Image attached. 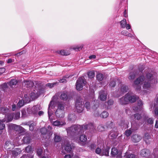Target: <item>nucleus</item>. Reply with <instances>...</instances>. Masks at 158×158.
<instances>
[{"mask_svg":"<svg viewBox=\"0 0 158 158\" xmlns=\"http://www.w3.org/2000/svg\"><path fill=\"white\" fill-rule=\"evenodd\" d=\"M89 129L90 133L94 132L95 129L93 124L91 123H89L88 124H85L82 126L80 125H74L66 129L68 136L73 135H77L82 132V130H83Z\"/></svg>","mask_w":158,"mask_h":158,"instance_id":"f257e3e1","label":"nucleus"},{"mask_svg":"<svg viewBox=\"0 0 158 158\" xmlns=\"http://www.w3.org/2000/svg\"><path fill=\"white\" fill-rule=\"evenodd\" d=\"M154 81L152 74L148 73L147 74L146 79L143 76H141L136 79L134 81V87L136 89L139 90L141 88V86L139 85L143 84V88L147 89L150 87L151 84L154 83Z\"/></svg>","mask_w":158,"mask_h":158,"instance_id":"f03ea898","label":"nucleus"},{"mask_svg":"<svg viewBox=\"0 0 158 158\" xmlns=\"http://www.w3.org/2000/svg\"><path fill=\"white\" fill-rule=\"evenodd\" d=\"M54 107V102L53 99H52L49 105V107L48 109L49 118L51 121V123L54 126L61 127L66 124V123L64 120H56L54 121H52V118L51 116L52 114V112H53V111L52 110L53 109Z\"/></svg>","mask_w":158,"mask_h":158,"instance_id":"7ed1b4c3","label":"nucleus"},{"mask_svg":"<svg viewBox=\"0 0 158 158\" xmlns=\"http://www.w3.org/2000/svg\"><path fill=\"white\" fill-rule=\"evenodd\" d=\"M136 96L132 95L131 93H128L124 97L119 99V102L121 104H127L129 102H135L137 99Z\"/></svg>","mask_w":158,"mask_h":158,"instance_id":"20e7f679","label":"nucleus"},{"mask_svg":"<svg viewBox=\"0 0 158 158\" xmlns=\"http://www.w3.org/2000/svg\"><path fill=\"white\" fill-rule=\"evenodd\" d=\"M83 102L82 99L80 97L77 98L76 99L75 104V108L78 113H81L83 110L84 106H83Z\"/></svg>","mask_w":158,"mask_h":158,"instance_id":"39448f33","label":"nucleus"},{"mask_svg":"<svg viewBox=\"0 0 158 158\" xmlns=\"http://www.w3.org/2000/svg\"><path fill=\"white\" fill-rule=\"evenodd\" d=\"M86 83V81L84 77H80L77 80L76 83V88L78 90H81L83 86Z\"/></svg>","mask_w":158,"mask_h":158,"instance_id":"423d86ee","label":"nucleus"},{"mask_svg":"<svg viewBox=\"0 0 158 158\" xmlns=\"http://www.w3.org/2000/svg\"><path fill=\"white\" fill-rule=\"evenodd\" d=\"M42 134V137L45 139H48L50 138L52 134V132L51 131H47V130L44 128H42L40 130Z\"/></svg>","mask_w":158,"mask_h":158,"instance_id":"0eeeda50","label":"nucleus"},{"mask_svg":"<svg viewBox=\"0 0 158 158\" xmlns=\"http://www.w3.org/2000/svg\"><path fill=\"white\" fill-rule=\"evenodd\" d=\"M41 109L40 106L37 105L34 106L31 108H28L27 109V112L29 114H35L37 112Z\"/></svg>","mask_w":158,"mask_h":158,"instance_id":"6e6552de","label":"nucleus"},{"mask_svg":"<svg viewBox=\"0 0 158 158\" xmlns=\"http://www.w3.org/2000/svg\"><path fill=\"white\" fill-rule=\"evenodd\" d=\"M30 102V99L27 94H25L23 98V100L19 101L17 104V105L19 108L23 106L26 103H27Z\"/></svg>","mask_w":158,"mask_h":158,"instance_id":"1a4fd4ad","label":"nucleus"},{"mask_svg":"<svg viewBox=\"0 0 158 158\" xmlns=\"http://www.w3.org/2000/svg\"><path fill=\"white\" fill-rule=\"evenodd\" d=\"M13 127L15 131L19 133V136L23 135L26 131L25 129L20 126L14 125Z\"/></svg>","mask_w":158,"mask_h":158,"instance_id":"9d476101","label":"nucleus"},{"mask_svg":"<svg viewBox=\"0 0 158 158\" xmlns=\"http://www.w3.org/2000/svg\"><path fill=\"white\" fill-rule=\"evenodd\" d=\"M111 155L112 157H114L116 156L117 158H120L121 157V154L118 152V149L115 148H112Z\"/></svg>","mask_w":158,"mask_h":158,"instance_id":"9b49d317","label":"nucleus"},{"mask_svg":"<svg viewBox=\"0 0 158 158\" xmlns=\"http://www.w3.org/2000/svg\"><path fill=\"white\" fill-rule=\"evenodd\" d=\"M79 143L81 145H84L86 143V142L87 140V137L85 135H81L79 139Z\"/></svg>","mask_w":158,"mask_h":158,"instance_id":"f8f14e48","label":"nucleus"},{"mask_svg":"<svg viewBox=\"0 0 158 158\" xmlns=\"http://www.w3.org/2000/svg\"><path fill=\"white\" fill-rule=\"evenodd\" d=\"M14 147V145L12 142L8 141L6 142L4 148L6 150L10 151L11 149L13 148Z\"/></svg>","mask_w":158,"mask_h":158,"instance_id":"ddd939ff","label":"nucleus"},{"mask_svg":"<svg viewBox=\"0 0 158 158\" xmlns=\"http://www.w3.org/2000/svg\"><path fill=\"white\" fill-rule=\"evenodd\" d=\"M107 92L106 90H101L99 93V98L102 101H105L107 98Z\"/></svg>","mask_w":158,"mask_h":158,"instance_id":"4468645a","label":"nucleus"},{"mask_svg":"<svg viewBox=\"0 0 158 158\" xmlns=\"http://www.w3.org/2000/svg\"><path fill=\"white\" fill-rule=\"evenodd\" d=\"M13 118H14L13 113H7V114H6L5 119H3V121L8 122L11 121Z\"/></svg>","mask_w":158,"mask_h":158,"instance_id":"2eb2a0df","label":"nucleus"},{"mask_svg":"<svg viewBox=\"0 0 158 158\" xmlns=\"http://www.w3.org/2000/svg\"><path fill=\"white\" fill-rule=\"evenodd\" d=\"M64 110H57L55 112L56 116L59 118H62L64 116Z\"/></svg>","mask_w":158,"mask_h":158,"instance_id":"dca6fc26","label":"nucleus"},{"mask_svg":"<svg viewBox=\"0 0 158 158\" xmlns=\"http://www.w3.org/2000/svg\"><path fill=\"white\" fill-rule=\"evenodd\" d=\"M142 137L140 135L135 134L133 135L131 137V139L132 141L135 143L138 142L141 139Z\"/></svg>","mask_w":158,"mask_h":158,"instance_id":"f3484780","label":"nucleus"},{"mask_svg":"<svg viewBox=\"0 0 158 158\" xmlns=\"http://www.w3.org/2000/svg\"><path fill=\"white\" fill-rule=\"evenodd\" d=\"M124 157L126 158H135V155L133 152H130L129 151H127L125 153Z\"/></svg>","mask_w":158,"mask_h":158,"instance_id":"a211bd4d","label":"nucleus"},{"mask_svg":"<svg viewBox=\"0 0 158 158\" xmlns=\"http://www.w3.org/2000/svg\"><path fill=\"white\" fill-rule=\"evenodd\" d=\"M74 148V146L73 145H71L69 142H67L66 143L64 147L65 150L68 152H71Z\"/></svg>","mask_w":158,"mask_h":158,"instance_id":"6ab92c4d","label":"nucleus"},{"mask_svg":"<svg viewBox=\"0 0 158 158\" xmlns=\"http://www.w3.org/2000/svg\"><path fill=\"white\" fill-rule=\"evenodd\" d=\"M149 151L147 149H143L140 152V155L143 157H146L149 154Z\"/></svg>","mask_w":158,"mask_h":158,"instance_id":"aec40b11","label":"nucleus"},{"mask_svg":"<svg viewBox=\"0 0 158 158\" xmlns=\"http://www.w3.org/2000/svg\"><path fill=\"white\" fill-rule=\"evenodd\" d=\"M21 152V150L19 148H16L12 152V154L13 156H16Z\"/></svg>","mask_w":158,"mask_h":158,"instance_id":"412c9836","label":"nucleus"},{"mask_svg":"<svg viewBox=\"0 0 158 158\" xmlns=\"http://www.w3.org/2000/svg\"><path fill=\"white\" fill-rule=\"evenodd\" d=\"M57 110H64V105L63 102H58L57 104Z\"/></svg>","mask_w":158,"mask_h":158,"instance_id":"4be33fe9","label":"nucleus"},{"mask_svg":"<svg viewBox=\"0 0 158 158\" xmlns=\"http://www.w3.org/2000/svg\"><path fill=\"white\" fill-rule=\"evenodd\" d=\"M118 133L116 131H111L109 134V137L111 139L114 138L118 136Z\"/></svg>","mask_w":158,"mask_h":158,"instance_id":"5701e85b","label":"nucleus"},{"mask_svg":"<svg viewBox=\"0 0 158 158\" xmlns=\"http://www.w3.org/2000/svg\"><path fill=\"white\" fill-rule=\"evenodd\" d=\"M39 96V95L38 94L36 93L35 91V92L31 93V94L30 99V101H31V99L32 100L34 99L37 98Z\"/></svg>","mask_w":158,"mask_h":158,"instance_id":"b1692460","label":"nucleus"},{"mask_svg":"<svg viewBox=\"0 0 158 158\" xmlns=\"http://www.w3.org/2000/svg\"><path fill=\"white\" fill-rule=\"evenodd\" d=\"M24 86L26 87H30L33 86V82L31 81H25L24 82Z\"/></svg>","mask_w":158,"mask_h":158,"instance_id":"393cba45","label":"nucleus"},{"mask_svg":"<svg viewBox=\"0 0 158 158\" xmlns=\"http://www.w3.org/2000/svg\"><path fill=\"white\" fill-rule=\"evenodd\" d=\"M9 109L6 107H1L0 108V112L3 114L7 113L9 111Z\"/></svg>","mask_w":158,"mask_h":158,"instance_id":"a878e982","label":"nucleus"},{"mask_svg":"<svg viewBox=\"0 0 158 158\" xmlns=\"http://www.w3.org/2000/svg\"><path fill=\"white\" fill-rule=\"evenodd\" d=\"M109 148H107L102 150V153L101 154V156L105 155L107 156H108L109 154Z\"/></svg>","mask_w":158,"mask_h":158,"instance_id":"bb28decb","label":"nucleus"},{"mask_svg":"<svg viewBox=\"0 0 158 158\" xmlns=\"http://www.w3.org/2000/svg\"><path fill=\"white\" fill-rule=\"evenodd\" d=\"M76 118V116L73 114H70L68 115V119L69 120L73 121Z\"/></svg>","mask_w":158,"mask_h":158,"instance_id":"cd10ccee","label":"nucleus"},{"mask_svg":"<svg viewBox=\"0 0 158 158\" xmlns=\"http://www.w3.org/2000/svg\"><path fill=\"white\" fill-rule=\"evenodd\" d=\"M128 123L127 121H126L125 120H123L121 121V123L119 125L122 127V128H125L127 127V125Z\"/></svg>","mask_w":158,"mask_h":158,"instance_id":"c85d7f7f","label":"nucleus"},{"mask_svg":"<svg viewBox=\"0 0 158 158\" xmlns=\"http://www.w3.org/2000/svg\"><path fill=\"white\" fill-rule=\"evenodd\" d=\"M18 83L16 79H12L8 83V84L11 87L16 85Z\"/></svg>","mask_w":158,"mask_h":158,"instance_id":"c756f323","label":"nucleus"},{"mask_svg":"<svg viewBox=\"0 0 158 158\" xmlns=\"http://www.w3.org/2000/svg\"><path fill=\"white\" fill-rule=\"evenodd\" d=\"M54 135L55 136L54 140L55 142H58L61 141V139L59 135L56 133L54 134Z\"/></svg>","mask_w":158,"mask_h":158,"instance_id":"7c9ffc66","label":"nucleus"},{"mask_svg":"<svg viewBox=\"0 0 158 158\" xmlns=\"http://www.w3.org/2000/svg\"><path fill=\"white\" fill-rule=\"evenodd\" d=\"M97 79L99 81H102L104 78V75L101 73H99L96 75Z\"/></svg>","mask_w":158,"mask_h":158,"instance_id":"2f4dec72","label":"nucleus"},{"mask_svg":"<svg viewBox=\"0 0 158 158\" xmlns=\"http://www.w3.org/2000/svg\"><path fill=\"white\" fill-rule=\"evenodd\" d=\"M151 138L150 135L148 133H146L145 134L144 139L145 142L147 143H148V140Z\"/></svg>","mask_w":158,"mask_h":158,"instance_id":"473e14b6","label":"nucleus"},{"mask_svg":"<svg viewBox=\"0 0 158 158\" xmlns=\"http://www.w3.org/2000/svg\"><path fill=\"white\" fill-rule=\"evenodd\" d=\"M128 89L127 86L124 85H122L120 89V91L121 92V93L127 92Z\"/></svg>","mask_w":158,"mask_h":158,"instance_id":"72a5a7b5","label":"nucleus"},{"mask_svg":"<svg viewBox=\"0 0 158 158\" xmlns=\"http://www.w3.org/2000/svg\"><path fill=\"white\" fill-rule=\"evenodd\" d=\"M88 77L90 78H94L95 76V73L94 71H90L88 73Z\"/></svg>","mask_w":158,"mask_h":158,"instance_id":"f704fd0d","label":"nucleus"},{"mask_svg":"<svg viewBox=\"0 0 158 158\" xmlns=\"http://www.w3.org/2000/svg\"><path fill=\"white\" fill-rule=\"evenodd\" d=\"M60 98L62 100H66L67 99V95L66 93H62L60 96Z\"/></svg>","mask_w":158,"mask_h":158,"instance_id":"c9c22d12","label":"nucleus"},{"mask_svg":"<svg viewBox=\"0 0 158 158\" xmlns=\"http://www.w3.org/2000/svg\"><path fill=\"white\" fill-rule=\"evenodd\" d=\"M127 24V21L125 19H124L120 21V25L121 27L122 28H125L126 27Z\"/></svg>","mask_w":158,"mask_h":158,"instance_id":"e433bc0d","label":"nucleus"},{"mask_svg":"<svg viewBox=\"0 0 158 158\" xmlns=\"http://www.w3.org/2000/svg\"><path fill=\"white\" fill-rule=\"evenodd\" d=\"M135 72H131L129 74V76L128 78L129 80H133L135 78Z\"/></svg>","mask_w":158,"mask_h":158,"instance_id":"4c0bfd02","label":"nucleus"},{"mask_svg":"<svg viewBox=\"0 0 158 158\" xmlns=\"http://www.w3.org/2000/svg\"><path fill=\"white\" fill-rule=\"evenodd\" d=\"M4 122L3 121V119L2 120H0V131H1L2 132V131L5 129V125L3 123V122Z\"/></svg>","mask_w":158,"mask_h":158,"instance_id":"58836bf2","label":"nucleus"},{"mask_svg":"<svg viewBox=\"0 0 158 158\" xmlns=\"http://www.w3.org/2000/svg\"><path fill=\"white\" fill-rule=\"evenodd\" d=\"M43 152V148H38L36 150V153L39 156H40Z\"/></svg>","mask_w":158,"mask_h":158,"instance_id":"ea45409f","label":"nucleus"},{"mask_svg":"<svg viewBox=\"0 0 158 158\" xmlns=\"http://www.w3.org/2000/svg\"><path fill=\"white\" fill-rule=\"evenodd\" d=\"M31 140L30 138L29 137H26L23 138V141L24 143H29Z\"/></svg>","mask_w":158,"mask_h":158,"instance_id":"a19ab883","label":"nucleus"},{"mask_svg":"<svg viewBox=\"0 0 158 158\" xmlns=\"http://www.w3.org/2000/svg\"><path fill=\"white\" fill-rule=\"evenodd\" d=\"M83 45L81 44L80 45H77L74 46L72 48L73 49L76 50V51H79L80 50L82 49V48H83Z\"/></svg>","mask_w":158,"mask_h":158,"instance_id":"79ce46f5","label":"nucleus"},{"mask_svg":"<svg viewBox=\"0 0 158 158\" xmlns=\"http://www.w3.org/2000/svg\"><path fill=\"white\" fill-rule=\"evenodd\" d=\"M57 52L60 54H61L62 55H67L69 54L65 52L64 50H58L57 51Z\"/></svg>","mask_w":158,"mask_h":158,"instance_id":"37998d69","label":"nucleus"},{"mask_svg":"<svg viewBox=\"0 0 158 158\" xmlns=\"http://www.w3.org/2000/svg\"><path fill=\"white\" fill-rule=\"evenodd\" d=\"M108 113L106 111L103 112L100 114V116L103 118H106L108 116Z\"/></svg>","mask_w":158,"mask_h":158,"instance_id":"c03bdc74","label":"nucleus"},{"mask_svg":"<svg viewBox=\"0 0 158 158\" xmlns=\"http://www.w3.org/2000/svg\"><path fill=\"white\" fill-rule=\"evenodd\" d=\"M132 132V131L131 129L127 130L125 132V134L127 136H129Z\"/></svg>","mask_w":158,"mask_h":158,"instance_id":"a18cd8bd","label":"nucleus"},{"mask_svg":"<svg viewBox=\"0 0 158 158\" xmlns=\"http://www.w3.org/2000/svg\"><path fill=\"white\" fill-rule=\"evenodd\" d=\"M84 106L87 109V110H90V103L89 102H86L84 105Z\"/></svg>","mask_w":158,"mask_h":158,"instance_id":"49530a36","label":"nucleus"},{"mask_svg":"<svg viewBox=\"0 0 158 158\" xmlns=\"http://www.w3.org/2000/svg\"><path fill=\"white\" fill-rule=\"evenodd\" d=\"M95 152L96 154L101 156V154L102 153V150H101V148L98 147L95 150Z\"/></svg>","mask_w":158,"mask_h":158,"instance_id":"de8ad7c7","label":"nucleus"},{"mask_svg":"<svg viewBox=\"0 0 158 158\" xmlns=\"http://www.w3.org/2000/svg\"><path fill=\"white\" fill-rule=\"evenodd\" d=\"M70 76H67L64 77L62 79H61L59 81L60 83H64L66 82L67 81L66 78H68Z\"/></svg>","mask_w":158,"mask_h":158,"instance_id":"09e8293b","label":"nucleus"},{"mask_svg":"<svg viewBox=\"0 0 158 158\" xmlns=\"http://www.w3.org/2000/svg\"><path fill=\"white\" fill-rule=\"evenodd\" d=\"M36 125L35 123H33L29 126V130L31 131H32L34 129V126Z\"/></svg>","mask_w":158,"mask_h":158,"instance_id":"8fccbe9b","label":"nucleus"},{"mask_svg":"<svg viewBox=\"0 0 158 158\" xmlns=\"http://www.w3.org/2000/svg\"><path fill=\"white\" fill-rule=\"evenodd\" d=\"M14 118L16 119H18L20 118V112H17L14 116Z\"/></svg>","mask_w":158,"mask_h":158,"instance_id":"3c124183","label":"nucleus"},{"mask_svg":"<svg viewBox=\"0 0 158 158\" xmlns=\"http://www.w3.org/2000/svg\"><path fill=\"white\" fill-rule=\"evenodd\" d=\"M105 128L102 125H99L98 127V130L100 131H101L104 130Z\"/></svg>","mask_w":158,"mask_h":158,"instance_id":"603ef678","label":"nucleus"},{"mask_svg":"<svg viewBox=\"0 0 158 158\" xmlns=\"http://www.w3.org/2000/svg\"><path fill=\"white\" fill-rule=\"evenodd\" d=\"M134 117L135 118H136L137 120H139L141 118H142V117L141 115L138 114H135Z\"/></svg>","mask_w":158,"mask_h":158,"instance_id":"864d4df0","label":"nucleus"},{"mask_svg":"<svg viewBox=\"0 0 158 158\" xmlns=\"http://www.w3.org/2000/svg\"><path fill=\"white\" fill-rule=\"evenodd\" d=\"M154 120L153 118H148L147 120V122L149 124H152L153 123Z\"/></svg>","mask_w":158,"mask_h":158,"instance_id":"5fc2aeb1","label":"nucleus"},{"mask_svg":"<svg viewBox=\"0 0 158 158\" xmlns=\"http://www.w3.org/2000/svg\"><path fill=\"white\" fill-rule=\"evenodd\" d=\"M25 150L27 152H31L32 150V148L31 146H28L26 147Z\"/></svg>","mask_w":158,"mask_h":158,"instance_id":"6e6d98bb","label":"nucleus"},{"mask_svg":"<svg viewBox=\"0 0 158 158\" xmlns=\"http://www.w3.org/2000/svg\"><path fill=\"white\" fill-rule=\"evenodd\" d=\"M121 34L123 35L127 36L128 34H129V33L127 31H121Z\"/></svg>","mask_w":158,"mask_h":158,"instance_id":"4d7b16f0","label":"nucleus"},{"mask_svg":"<svg viewBox=\"0 0 158 158\" xmlns=\"http://www.w3.org/2000/svg\"><path fill=\"white\" fill-rule=\"evenodd\" d=\"M154 155L155 156L158 157V149H155L154 150Z\"/></svg>","mask_w":158,"mask_h":158,"instance_id":"13d9d810","label":"nucleus"},{"mask_svg":"<svg viewBox=\"0 0 158 158\" xmlns=\"http://www.w3.org/2000/svg\"><path fill=\"white\" fill-rule=\"evenodd\" d=\"M115 82L114 81H112L110 82L109 85L110 87H114L115 86Z\"/></svg>","mask_w":158,"mask_h":158,"instance_id":"bf43d9fd","label":"nucleus"},{"mask_svg":"<svg viewBox=\"0 0 158 158\" xmlns=\"http://www.w3.org/2000/svg\"><path fill=\"white\" fill-rule=\"evenodd\" d=\"M56 84V83H48L46 84L47 86L49 87L50 88H52L54 86V85Z\"/></svg>","mask_w":158,"mask_h":158,"instance_id":"052dcab7","label":"nucleus"},{"mask_svg":"<svg viewBox=\"0 0 158 158\" xmlns=\"http://www.w3.org/2000/svg\"><path fill=\"white\" fill-rule=\"evenodd\" d=\"M155 117L158 115V108H156L154 111Z\"/></svg>","mask_w":158,"mask_h":158,"instance_id":"680f3d73","label":"nucleus"},{"mask_svg":"<svg viewBox=\"0 0 158 158\" xmlns=\"http://www.w3.org/2000/svg\"><path fill=\"white\" fill-rule=\"evenodd\" d=\"M26 112L25 109H23L22 110V116L23 117H25L26 116Z\"/></svg>","mask_w":158,"mask_h":158,"instance_id":"e2e57ef3","label":"nucleus"},{"mask_svg":"<svg viewBox=\"0 0 158 158\" xmlns=\"http://www.w3.org/2000/svg\"><path fill=\"white\" fill-rule=\"evenodd\" d=\"M1 87L3 89H4V88H7V85L6 84L4 83L1 85Z\"/></svg>","mask_w":158,"mask_h":158,"instance_id":"0e129e2a","label":"nucleus"},{"mask_svg":"<svg viewBox=\"0 0 158 158\" xmlns=\"http://www.w3.org/2000/svg\"><path fill=\"white\" fill-rule=\"evenodd\" d=\"M113 101L112 100H109L107 102L108 105H111L113 104Z\"/></svg>","mask_w":158,"mask_h":158,"instance_id":"69168bd1","label":"nucleus"},{"mask_svg":"<svg viewBox=\"0 0 158 158\" xmlns=\"http://www.w3.org/2000/svg\"><path fill=\"white\" fill-rule=\"evenodd\" d=\"M44 114V112L42 111H40L38 113V114L39 116H41L43 115Z\"/></svg>","mask_w":158,"mask_h":158,"instance_id":"338daca9","label":"nucleus"},{"mask_svg":"<svg viewBox=\"0 0 158 158\" xmlns=\"http://www.w3.org/2000/svg\"><path fill=\"white\" fill-rule=\"evenodd\" d=\"M138 104L139 106L140 107L143 105L142 102L141 100H139L138 101Z\"/></svg>","mask_w":158,"mask_h":158,"instance_id":"774afa93","label":"nucleus"}]
</instances>
